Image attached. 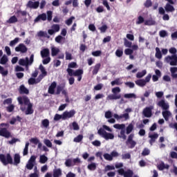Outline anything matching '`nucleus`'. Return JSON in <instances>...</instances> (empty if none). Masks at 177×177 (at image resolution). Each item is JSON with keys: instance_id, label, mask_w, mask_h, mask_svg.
<instances>
[{"instance_id": "4be33fe9", "label": "nucleus", "mask_w": 177, "mask_h": 177, "mask_svg": "<svg viewBox=\"0 0 177 177\" xmlns=\"http://www.w3.org/2000/svg\"><path fill=\"white\" fill-rule=\"evenodd\" d=\"M62 176V171L61 169H53V177H60Z\"/></svg>"}, {"instance_id": "0eeeda50", "label": "nucleus", "mask_w": 177, "mask_h": 177, "mask_svg": "<svg viewBox=\"0 0 177 177\" xmlns=\"http://www.w3.org/2000/svg\"><path fill=\"white\" fill-rule=\"evenodd\" d=\"M33 62H34V54H31L30 58H28V57H26L25 59H19V65L28 66L29 65H32Z\"/></svg>"}, {"instance_id": "bb28decb", "label": "nucleus", "mask_w": 177, "mask_h": 177, "mask_svg": "<svg viewBox=\"0 0 177 177\" xmlns=\"http://www.w3.org/2000/svg\"><path fill=\"white\" fill-rule=\"evenodd\" d=\"M48 160V158L47 156H46L45 155H41L39 156V162L41 164H45L46 162H47Z\"/></svg>"}, {"instance_id": "ea45409f", "label": "nucleus", "mask_w": 177, "mask_h": 177, "mask_svg": "<svg viewBox=\"0 0 177 177\" xmlns=\"http://www.w3.org/2000/svg\"><path fill=\"white\" fill-rule=\"evenodd\" d=\"M8 62V58L7 55H3V57H1L0 59V64L4 65V64H6Z\"/></svg>"}, {"instance_id": "49530a36", "label": "nucleus", "mask_w": 177, "mask_h": 177, "mask_svg": "<svg viewBox=\"0 0 177 177\" xmlns=\"http://www.w3.org/2000/svg\"><path fill=\"white\" fill-rule=\"evenodd\" d=\"M51 28L54 30L55 32H57L60 30V26L57 24L52 25Z\"/></svg>"}, {"instance_id": "f257e3e1", "label": "nucleus", "mask_w": 177, "mask_h": 177, "mask_svg": "<svg viewBox=\"0 0 177 177\" xmlns=\"http://www.w3.org/2000/svg\"><path fill=\"white\" fill-rule=\"evenodd\" d=\"M18 103L21 105L20 109L23 112L25 111V115H31L34 113L32 109L33 105L30 102L27 96L18 97Z\"/></svg>"}, {"instance_id": "5701e85b", "label": "nucleus", "mask_w": 177, "mask_h": 177, "mask_svg": "<svg viewBox=\"0 0 177 177\" xmlns=\"http://www.w3.org/2000/svg\"><path fill=\"white\" fill-rule=\"evenodd\" d=\"M162 115L166 121H169L170 116H171V113L167 110V111H162Z\"/></svg>"}, {"instance_id": "9d476101", "label": "nucleus", "mask_w": 177, "mask_h": 177, "mask_svg": "<svg viewBox=\"0 0 177 177\" xmlns=\"http://www.w3.org/2000/svg\"><path fill=\"white\" fill-rule=\"evenodd\" d=\"M0 136L4 137L6 138H10L12 137L11 133L6 128H0Z\"/></svg>"}, {"instance_id": "37998d69", "label": "nucleus", "mask_w": 177, "mask_h": 177, "mask_svg": "<svg viewBox=\"0 0 177 177\" xmlns=\"http://www.w3.org/2000/svg\"><path fill=\"white\" fill-rule=\"evenodd\" d=\"M84 138V136L82 135H78L77 137H75L74 139H73V142H80L82 141Z\"/></svg>"}, {"instance_id": "423d86ee", "label": "nucleus", "mask_w": 177, "mask_h": 177, "mask_svg": "<svg viewBox=\"0 0 177 177\" xmlns=\"http://www.w3.org/2000/svg\"><path fill=\"white\" fill-rule=\"evenodd\" d=\"M165 60L167 63H169L170 66H177V54L167 55L165 57Z\"/></svg>"}, {"instance_id": "4d7b16f0", "label": "nucleus", "mask_w": 177, "mask_h": 177, "mask_svg": "<svg viewBox=\"0 0 177 177\" xmlns=\"http://www.w3.org/2000/svg\"><path fill=\"white\" fill-rule=\"evenodd\" d=\"M73 19H75V17H71L70 18H68V19H66V21H65V24L67 26H71L73 24Z\"/></svg>"}, {"instance_id": "13d9d810", "label": "nucleus", "mask_w": 177, "mask_h": 177, "mask_svg": "<svg viewBox=\"0 0 177 177\" xmlns=\"http://www.w3.org/2000/svg\"><path fill=\"white\" fill-rule=\"evenodd\" d=\"M124 97L127 99L136 98V95L134 93H129L124 95Z\"/></svg>"}, {"instance_id": "393cba45", "label": "nucleus", "mask_w": 177, "mask_h": 177, "mask_svg": "<svg viewBox=\"0 0 177 177\" xmlns=\"http://www.w3.org/2000/svg\"><path fill=\"white\" fill-rule=\"evenodd\" d=\"M37 36L39 37L50 39V36L48 35L47 32H44L43 30H39V32L37 33Z\"/></svg>"}, {"instance_id": "b1692460", "label": "nucleus", "mask_w": 177, "mask_h": 177, "mask_svg": "<svg viewBox=\"0 0 177 177\" xmlns=\"http://www.w3.org/2000/svg\"><path fill=\"white\" fill-rule=\"evenodd\" d=\"M100 68H101V64H95V65L93 67V70L92 71V74L93 75H96L98 73Z\"/></svg>"}, {"instance_id": "052dcab7", "label": "nucleus", "mask_w": 177, "mask_h": 177, "mask_svg": "<svg viewBox=\"0 0 177 177\" xmlns=\"http://www.w3.org/2000/svg\"><path fill=\"white\" fill-rule=\"evenodd\" d=\"M104 117L106 119H110L113 117L112 112L110 111H106L104 113Z\"/></svg>"}, {"instance_id": "7ed1b4c3", "label": "nucleus", "mask_w": 177, "mask_h": 177, "mask_svg": "<svg viewBox=\"0 0 177 177\" xmlns=\"http://www.w3.org/2000/svg\"><path fill=\"white\" fill-rule=\"evenodd\" d=\"M102 128H100L97 131V134L99 136H102V138H104L106 140H113L115 138L114 135L111 133H107L106 131H107L109 132H112V129L106 125H102Z\"/></svg>"}, {"instance_id": "603ef678", "label": "nucleus", "mask_w": 177, "mask_h": 177, "mask_svg": "<svg viewBox=\"0 0 177 177\" xmlns=\"http://www.w3.org/2000/svg\"><path fill=\"white\" fill-rule=\"evenodd\" d=\"M152 1L151 0H146L145 3H144V6L147 8H149L152 6Z\"/></svg>"}, {"instance_id": "aec40b11", "label": "nucleus", "mask_w": 177, "mask_h": 177, "mask_svg": "<svg viewBox=\"0 0 177 177\" xmlns=\"http://www.w3.org/2000/svg\"><path fill=\"white\" fill-rule=\"evenodd\" d=\"M30 93L29 90L26 88L24 85L19 86V94L21 95H28Z\"/></svg>"}, {"instance_id": "864d4df0", "label": "nucleus", "mask_w": 177, "mask_h": 177, "mask_svg": "<svg viewBox=\"0 0 177 177\" xmlns=\"http://www.w3.org/2000/svg\"><path fill=\"white\" fill-rule=\"evenodd\" d=\"M65 59L66 60H72L73 59L72 54H71V53H68V51H66V53H65Z\"/></svg>"}, {"instance_id": "dca6fc26", "label": "nucleus", "mask_w": 177, "mask_h": 177, "mask_svg": "<svg viewBox=\"0 0 177 177\" xmlns=\"http://www.w3.org/2000/svg\"><path fill=\"white\" fill-rule=\"evenodd\" d=\"M113 118L117 120H121L122 118H124L125 120H128L130 118L129 113H124L120 115H118V114H114Z\"/></svg>"}, {"instance_id": "f704fd0d", "label": "nucleus", "mask_w": 177, "mask_h": 177, "mask_svg": "<svg viewBox=\"0 0 177 177\" xmlns=\"http://www.w3.org/2000/svg\"><path fill=\"white\" fill-rule=\"evenodd\" d=\"M39 70L40 71L42 75L47 76L48 73L41 64L39 66Z\"/></svg>"}, {"instance_id": "a19ab883", "label": "nucleus", "mask_w": 177, "mask_h": 177, "mask_svg": "<svg viewBox=\"0 0 177 177\" xmlns=\"http://www.w3.org/2000/svg\"><path fill=\"white\" fill-rule=\"evenodd\" d=\"M145 22V18L143 17H142V15H139V17H138V19L136 22V24L137 25H140L142 24Z\"/></svg>"}, {"instance_id": "c03bdc74", "label": "nucleus", "mask_w": 177, "mask_h": 177, "mask_svg": "<svg viewBox=\"0 0 177 177\" xmlns=\"http://www.w3.org/2000/svg\"><path fill=\"white\" fill-rule=\"evenodd\" d=\"M41 124L44 128H48L50 124L49 120L47 119L43 120L41 121Z\"/></svg>"}, {"instance_id": "e433bc0d", "label": "nucleus", "mask_w": 177, "mask_h": 177, "mask_svg": "<svg viewBox=\"0 0 177 177\" xmlns=\"http://www.w3.org/2000/svg\"><path fill=\"white\" fill-rule=\"evenodd\" d=\"M113 127L116 129H121L122 131L125 129L126 126L124 124H116L113 125Z\"/></svg>"}, {"instance_id": "9b49d317", "label": "nucleus", "mask_w": 177, "mask_h": 177, "mask_svg": "<svg viewBox=\"0 0 177 177\" xmlns=\"http://www.w3.org/2000/svg\"><path fill=\"white\" fill-rule=\"evenodd\" d=\"M28 51V48L25 44L21 43L18 44L17 47H15V52H21V53H26Z\"/></svg>"}, {"instance_id": "2f4dec72", "label": "nucleus", "mask_w": 177, "mask_h": 177, "mask_svg": "<svg viewBox=\"0 0 177 177\" xmlns=\"http://www.w3.org/2000/svg\"><path fill=\"white\" fill-rule=\"evenodd\" d=\"M124 54V51H123V48H118L115 50V55L117 57H121L123 56Z\"/></svg>"}, {"instance_id": "f8f14e48", "label": "nucleus", "mask_w": 177, "mask_h": 177, "mask_svg": "<svg viewBox=\"0 0 177 177\" xmlns=\"http://www.w3.org/2000/svg\"><path fill=\"white\" fill-rule=\"evenodd\" d=\"M47 20V15L45 14V12H43L42 14H39L35 18L34 23H38L39 21H46Z\"/></svg>"}, {"instance_id": "bf43d9fd", "label": "nucleus", "mask_w": 177, "mask_h": 177, "mask_svg": "<svg viewBox=\"0 0 177 177\" xmlns=\"http://www.w3.org/2000/svg\"><path fill=\"white\" fill-rule=\"evenodd\" d=\"M34 167H35V164L28 161V164H26V166L25 167H26L28 170H32L34 168Z\"/></svg>"}, {"instance_id": "de8ad7c7", "label": "nucleus", "mask_w": 177, "mask_h": 177, "mask_svg": "<svg viewBox=\"0 0 177 177\" xmlns=\"http://www.w3.org/2000/svg\"><path fill=\"white\" fill-rule=\"evenodd\" d=\"M159 36L162 38H164V37H168V33L167 30H160Z\"/></svg>"}, {"instance_id": "c756f323", "label": "nucleus", "mask_w": 177, "mask_h": 177, "mask_svg": "<svg viewBox=\"0 0 177 177\" xmlns=\"http://www.w3.org/2000/svg\"><path fill=\"white\" fill-rule=\"evenodd\" d=\"M155 57L159 59H162V53H161L159 47H156Z\"/></svg>"}, {"instance_id": "680f3d73", "label": "nucleus", "mask_w": 177, "mask_h": 177, "mask_svg": "<svg viewBox=\"0 0 177 177\" xmlns=\"http://www.w3.org/2000/svg\"><path fill=\"white\" fill-rule=\"evenodd\" d=\"M154 24L155 22L154 21H152V19H147V21H145V26H152Z\"/></svg>"}, {"instance_id": "4c0bfd02", "label": "nucleus", "mask_w": 177, "mask_h": 177, "mask_svg": "<svg viewBox=\"0 0 177 177\" xmlns=\"http://www.w3.org/2000/svg\"><path fill=\"white\" fill-rule=\"evenodd\" d=\"M87 169L90 171H95L97 169V165L95 162H92L87 166Z\"/></svg>"}, {"instance_id": "a18cd8bd", "label": "nucleus", "mask_w": 177, "mask_h": 177, "mask_svg": "<svg viewBox=\"0 0 177 177\" xmlns=\"http://www.w3.org/2000/svg\"><path fill=\"white\" fill-rule=\"evenodd\" d=\"M46 15H47V17H46L47 21H52V19H53V12L52 11H47L46 12Z\"/></svg>"}, {"instance_id": "c85d7f7f", "label": "nucleus", "mask_w": 177, "mask_h": 177, "mask_svg": "<svg viewBox=\"0 0 177 177\" xmlns=\"http://www.w3.org/2000/svg\"><path fill=\"white\" fill-rule=\"evenodd\" d=\"M134 129V126L132 123L129 124L128 127L126 128V134H130Z\"/></svg>"}, {"instance_id": "72a5a7b5", "label": "nucleus", "mask_w": 177, "mask_h": 177, "mask_svg": "<svg viewBox=\"0 0 177 177\" xmlns=\"http://www.w3.org/2000/svg\"><path fill=\"white\" fill-rule=\"evenodd\" d=\"M133 171L131 169H128L124 172V177H133Z\"/></svg>"}, {"instance_id": "79ce46f5", "label": "nucleus", "mask_w": 177, "mask_h": 177, "mask_svg": "<svg viewBox=\"0 0 177 177\" xmlns=\"http://www.w3.org/2000/svg\"><path fill=\"white\" fill-rule=\"evenodd\" d=\"M19 41V37H15L14 40H11V41H10V46L13 47L15 46Z\"/></svg>"}, {"instance_id": "338daca9", "label": "nucleus", "mask_w": 177, "mask_h": 177, "mask_svg": "<svg viewBox=\"0 0 177 177\" xmlns=\"http://www.w3.org/2000/svg\"><path fill=\"white\" fill-rule=\"evenodd\" d=\"M170 73H171V76L176 74V73H177V67L170 68Z\"/></svg>"}, {"instance_id": "58836bf2", "label": "nucleus", "mask_w": 177, "mask_h": 177, "mask_svg": "<svg viewBox=\"0 0 177 177\" xmlns=\"http://www.w3.org/2000/svg\"><path fill=\"white\" fill-rule=\"evenodd\" d=\"M121 84H122V83L120 82V78L115 79L114 81L111 82V85L113 86H114L115 85L120 86Z\"/></svg>"}, {"instance_id": "2eb2a0df", "label": "nucleus", "mask_w": 177, "mask_h": 177, "mask_svg": "<svg viewBox=\"0 0 177 177\" xmlns=\"http://www.w3.org/2000/svg\"><path fill=\"white\" fill-rule=\"evenodd\" d=\"M158 106L161 107L165 111H167L169 109V105L165 102V100H162L158 103Z\"/></svg>"}, {"instance_id": "4468645a", "label": "nucleus", "mask_w": 177, "mask_h": 177, "mask_svg": "<svg viewBox=\"0 0 177 177\" xmlns=\"http://www.w3.org/2000/svg\"><path fill=\"white\" fill-rule=\"evenodd\" d=\"M39 6V1H28V4H26V7L30 9H37Z\"/></svg>"}, {"instance_id": "e2e57ef3", "label": "nucleus", "mask_w": 177, "mask_h": 177, "mask_svg": "<svg viewBox=\"0 0 177 177\" xmlns=\"http://www.w3.org/2000/svg\"><path fill=\"white\" fill-rule=\"evenodd\" d=\"M61 119L63 120V114L62 115L55 114L53 118L55 121H58Z\"/></svg>"}, {"instance_id": "8fccbe9b", "label": "nucleus", "mask_w": 177, "mask_h": 177, "mask_svg": "<svg viewBox=\"0 0 177 177\" xmlns=\"http://www.w3.org/2000/svg\"><path fill=\"white\" fill-rule=\"evenodd\" d=\"M103 157H104V158L106 160H108V161H111V160H113V158H112V156H111V154L110 155V154H109V153H104V155H103Z\"/></svg>"}, {"instance_id": "20e7f679", "label": "nucleus", "mask_w": 177, "mask_h": 177, "mask_svg": "<svg viewBox=\"0 0 177 177\" xmlns=\"http://www.w3.org/2000/svg\"><path fill=\"white\" fill-rule=\"evenodd\" d=\"M111 92L113 94H111L106 97V100H116L121 99V94H119L121 92L120 87H115L112 88Z\"/></svg>"}, {"instance_id": "09e8293b", "label": "nucleus", "mask_w": 177, "mask_h": 177, "mask_svg": "<svg viewBox=\"0 0 177 177\" xmlns=\"http://www.w3.org/2000/svg\"><path fill=\"white\" fill-rule=\"evenodd\" d=\"M44 143L48 148H51L53 147V144L50 140H48V139L44 140Z\"/></svg>"}, {"instance_id": "a211bd4d", "label": "nucleus", "mask_w": 177, "mask_h": 177, "mask_svg": "<svg viewBox=\"0 0 177 177\" xmlns=\"http://www.w3.org/2000/svg\"><path fill=\"white\" fill-rule=\"evenodd\" d=\"M165 10L167 12H173L175 11V8L174 6H171V4H170V3H167V4H165Z\"/></svg>"}, {"instance_id": "1a4fd4ad", "label": "nucleus", "mask_w": 177, "mask_h": 177, "mask_svg": "<svg viewBox=\"0 0 177 177\" xmlns=\"http://www.w3.org/2000/svg\"><path fill=\"white\" fill-rule=\"evenodd\" d=\"M75 113L76 112L75 110H71L70 111H64L62 113V120H66L67 119L73 118Z\"/></svg>"}, {"instance_id": "5fc2aeb1", "label": "nucleus", "mask_w": 177, "mask_h": 177, "mask_svg": "<svg viewBox=\"0 0 177 177\" xmlns=\"http://www.w3.org/2000/svg\"><path fill=\"white\" fill-rule=\"evenodd\" d=\"M6 110L7 111V112L8 113H12L13 112V111L15 110V105L13 104H10V106H7V108H6Z\"/></svg>"}, {"instance_id": "6ab92c4d", "label": "nucleus", "mask_w": 177, "mask_h": 177, "mask_svg": "<svg viewBox=\"0 0 177 177\" xmlns=\"http://www.w3.org/2000/svg\"><path fill=\"white\" fill-rule=\"evenodd\" d=\"M40 55L42 58L48 57L50 55L49 48H44L40 51Z\"/></svg>"}, {"instance_id": "69168bd1", "label": "nucleus", "mask_w": 177, "mask_h": 177, "mask_svg": "<svg viewBox=\"0 0 177 177\" xmlns=\"http://www.w3.org/2000/svg\"><path fill=\"white\" fill-rule=\"evenodd\" d=\"M12 103V98H8L7 100H5L4 102H3V104H10L11 105Z\"/></svg>"}, {"instance_id": "f3484780", "label": "nucleus", "mask_w": 177, "mask_h": 177, "mask_svg": "<svg viewBox=\"0 0 177 177\" xmlns=\"http://www.w3.org/2000/svg\"><path fill=\"white\" fill-rule=\"evenodd\" d=\"M56 87H57V83L55 82H53L50 85V86L48 88V93L49 94L54 95L55 94V89Z\"/></svg>"}, {"instance_id": "0e129e2a", "label": "nucleus", "mask_w": 177, "mask_h": 177, "mask_svg": "<svg viewBox=\"0 0 177 177\" xmlns=\"http://www.w3.org/2000/svg\"><path fill=\"white\" fill-rule=\"evenodd\" d=\"M115 167L114 166H111V165H106L104 168V171H111V170H115Z\"/></svg>"}, {"instance_id": "6e6552de", "label": "nucleus", "mask_w": 177, "mask_h": 177, "mask_svg": "<svg viewBox=\"0 0 177 177\" xmlns=\"http://www.w3.org/2000/svg\"><path fill=\"white\" fill-rule=\"evenodd\" d=\"M135 135L133 133H131L126 141V145L129 146V148L133 149L136 145L137 142L133 140Z\"/></svg>"}, {"instance_id": "39448f33", "label": "nucleus", "mask_w": 177, "mask_h": 177, "mask_svg": "<svg viewBox=\"0 0 177 177\" xmlns=\"http://www.w3.org/2000/svg\"><path fill=\"white\" fill-rule=\"evenodd\" d=\"M66 72L68 73V75L70 77H72V76L77 77V81H78V82H81V80H82V75H83V73H84L83 70L78 69V70H76V71L74 72L73 70L67 68V69H66Z\"/></svg>"}, {"instance_id": "ddd939ff", "label": "nucleus", "mask_w": 177, "mask_h": 177, "mask_svg": "<svg viewBox=\"0 0 177 177\" xmlns=\"http://www.w3.org/2000/svg\"><path fill=\"white\" fill-rule=\"evenodd\" d=\"M153 106L146 107L143 109L142 114L146 118H151L152 116Z\"/></svg>"}, {"instance_id": "a878e982", "label": "nucleus", "mask_w": 177, "mask_h": 177, "mask_svg": "<svg viewBox=\"0 0 177 177\" xmlns=\"http://www.w3.org/2000/svg\"><path fill=\"white\" fill-rule=\"evenodd\" d=\"M136 84L140 87H144L147 85L145 80H138L135 82Z\"/></svg>"}, {"instance_id": "f03ea898", "label": "nucleus", "mask_w": 177, "mask_h": 177, "mask_svg": "<svg viewBox=\"0 0 177 177\" xmlns=\"http://www.w3.org/2000/svg\"><path fill=\"white\" fill-rule=\"evenodd\" d=\"M0 161L4 166H7L9 164L17 166L21 162V157L19 153H15L13 162V158L10 153H7V155L0 153Z\"/></svg>"}, {"instance_id": "3c124183", "label": "nucleus", "mask_w": 177, "mask_h": 177, "mask_svg": "<svg viewBox=\"0 0 177 177\" xmlns=\"http://www.w3.org/2000/svg\"><path fill=\"white\" fill-rule=\"evenodd\" d=\"M108 29V26L107 25H102V26H100V28H99V30L100 31L101 33H104L106 32V31Z\"/></svg>"}, {"instance_id": "412c9836", "label": "nucleus", "mask_w": 177, "mask_h": 177, "mask_svg": "<svg viewBox=\"0 0 177 177\" xmlns=\"http://www.w3.org/2000/svg\"><path fill=\"white\" fill-rule=\"evenodd\" d=\"M159 137V135L158 133H154L153 135L149 136V144L151 145H153V143L156 142V139H158Z\"/></svg>"}, {"instance_id": "473e14b6", "label": "nucleus", "mask_w": 177, "mask_h": 177, "mask_svg": "<svg viewBox=\"0 0 177 177\" xmlns=\"http://www.w3.org/2000/svg\"><path fill=\"white\" fill-rule=\"evenodd\" d=\"M18 21V19L15 15H12V17H10V19L7 21V23L12 24H15Z\"/></svg>"}, {"instance_id": "7c9ffc66", "label": "nucleus", "mask_w": 177, "mask_h": 177, "mask_svg": "<svg viewBox=\"0 0 177 177\" xmlns=\"http://www.w3.org/2000/svg\"><path fill=\"white\" fill-rule=\"evenodd\" d=\"M126 130H120V135L118 136V138H122L123 140H127V136H126Z\"/></svg>"}, {"instance_id": "cd10ccee", "label": "nucleus", "mask_w": 177, "mask_h": 177, "mask_svg": "<svg viewBox=\"0 0 177 177\" xmlns=\"http://www.w3.org/2000/svg\"><path fill=\"white\" fill-rule=\"evenodd\" d=\"M60 52L59 48H56V47H51V56L55 57L58 55Z\"/></svg>"}, {"instance_id": "6e6d98bb", "label": "nucleus", "mask_w": 177, "mask_h": 177, "mask_svg": "<svg viewBox=\"0 0 177 177\" xmlns=\"http://www.w3.org/2000/svg\"><path fill=\"white\" fill-rule=\"evenodd\" d=\"M150 154V150L147 148H145L141 153L142 156H147Z\"/></svg>"}, {"instance_id": "c9c22d12", "label": "nucleus", "mask_w": 177, "mask_h": 177, "mask_svg": "<svg viewBox=\"0 0 177 177\" xmlns=\"http://www.w3.org/2000/svg\"><path fill=\"white\" fill-rule=\"evenodd\" d=\"M147 75V71L146 70H143L142 71V72H139L136 74V77L138 79H140L142 77H143L145 75Z\"/></svg>"}, {"instance_id": "774afa93", "label": "nucleus", "mask_w": 177, "mask_h": 177, "mask_svg": "<svg viewBox=\"0 0 177 177\" xmlns=\"http://www.w3.org/2000/svg\"><path fill=\"white\" fill-rule=\"evenodd\" d=\"M170 157L173 159H177V153L174 151L170 152Z\"/></svg>"}]
</instances>
